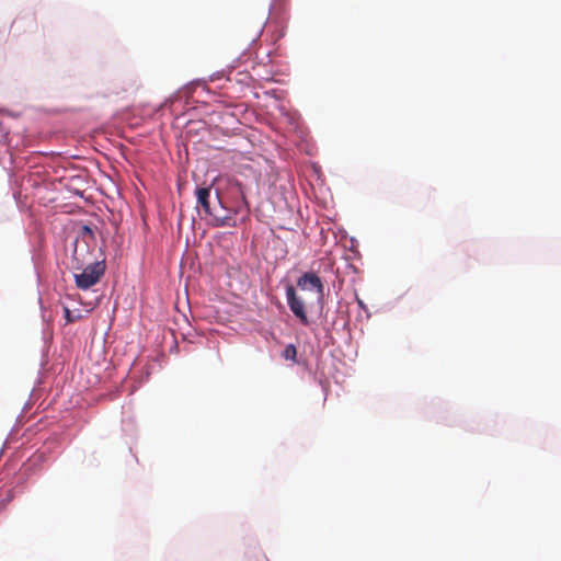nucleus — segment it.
Returning a JSON list of instances; mask_svg holds the SVG:
<instances>
[{"instance_id": "nucleus-1", "label": "nucleus", "mask_w": 561, "mask_h": 561, "mask_svg": "<svg viewBox=\"0 0 561 561\" xmlns=\"http://www.w3.org/2000/svg\"><path fill=\"white\" fill-rule=\"evenodd\" d=\"M197 205L201 206L205 214L213 218V226L215 227H229L234 226L230 211H228L218 194L213 198L210 195V187H198L195 192Z\"/></svg>"}, {"instance_id": "nucleus-2", "label": "nucleus", "mask_w": 561, "mask_h": 561, "mask_svg": "<svg viewBox=\"0 0 561 561\" xmlns=\"http://www.w3.org/2000/svg\"><path fill=\"white\" fill-rule=\"evenodd\" d=\"M105 261H93L80 268H72L76 286L87 290L100 282L105 273Z\"/></svg>"}, {"instance_id": "nucleus-3", "label": "nucleus", "mask_w": 561, "mask_h": 561, "mask_svg": "<svg viewBox=\"0 0 561 561\" xmlns=\"http://www.w3.org/2000/svg\"><path fill=\"white\" fill-rule=\"evenodd\" d=\"M286 299L289 309L299 319L301 324L308 325L309 319L306 312V304L301 297H299L291 285L286 287Z\"/></svg>"}, {"instance_id": "nucleus-4", "label": "nucleus", "mask_w": 561, "mask_h": 561, "mask_svg": "<svg viewBox=\"0 0 561 561\" xmlns=\"http://www.w3.org/2000/svg\"><path fill=\"white\" fill-rule=\"evenodd\" d=\"M297 286L301 290H314L317 293L318 301L320 304L323 302L324 286L321 278L317 274L312 272L304 273L298 278Z\"/></svg>"}, {"instance_id": "nucleus-5", "label": "nucleus", "mask_w": 561, "mask_h": 561, "mask_svg": "<svg viewBox=\"0 0 561 561\" xmlns=\"http://www.w3.org/2000/svg\"><path fill=\"white\" fill-rule=\"evenodd\" d=\"M91 259L90 243L83 240H76L73 252H72V265L71 268H80L83 265L93 262Z\"/></svg>"}, {"instance_id": "nucleus-6", "label": "nucleus", "mask_w": 561, "mask_h": 561, "mask_svg": "<svg viewBox=\"0 0 561 561\" xmlns=\"http://www.w3.org/2000/svg\"><path fill=\"white\" fill-rule=\"evenodd\" d=\"M76 240H83L84 242L90 243L91 241H94V233L93 230L89 226H82L80 234Z\"/></svg>"}, {"instance_id": "nucleus-7", "label": "nucleus", "mask_w": 561, "mask_h": 561, "mask_svg": "<svg viewBox=\"0 0 561 561\" xmlns=\"http://www.w3.org/2000/svg\"><path fill=\"white\" fill-rule=\"evenodd\" d=\"M296 356H297V350H296L295 345H293V344L287 345L283 352V357L286 360H295Z\"/></svg>"}, {"instance_id": "nucleus-8", "label": "nucleus", "mask_w": 561, "mask_h": 561, "mask_svg": "<svg viewBox=\"0 0 561 561\" xmlns=\"http://www.w3.org/2000/svg\"><path fill=\"white\" fill-rule=\"evenodd\" d=\"M64 313H65V318H66L67 323H73L80 317L78 314H73L72 311L68 307H64Z\"/></svg>"}, {"instance_id": "nucleus-9", "label": "nucleus", "mask_w": 561, "mask_h": 561, "mask_svg": "<svg viewBox=\"0 0 561 561\" xmlns=\"http://www.w3.org/2000/svg\"><path fill=\"white\" fill-rule=\"evenodd\" d=\"M236 186H237L238 192L240 193V195L242 197V201L245 203V195H244V192L242 190V185L240 183H237Z\"/></svg>"}]
</instances>
